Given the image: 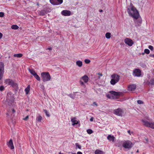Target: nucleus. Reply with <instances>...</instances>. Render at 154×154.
<instances>
[{"mask_svg":"<svg viewBox=\"0 0 154 154\" xmlns=\"http://www.w3.org/2000/svg\"><path fill=\"white\" fill-rule=\"evenodd\" d=\"M127 11L129 15L134 19H137L140 16L138 11L132 5L128 7Z\"/></svg>","mask_w":154,"mask_h":154,"instance_id":"obj_1","label":"nucleus"},{"mask_svg":"<svg viewBox=\"0 0 154 154\" xmlns=\"http://www.w3.org/2000/svg\"><path fill=\"white\" fill-rule=\"evenodd\" d=\"M111 77L112 79L111 80L110 82L111 84L112 85H115L119 81L120 79V76L116 74H112L111 75Z\"/></svg>","mask_w":154,"mask_h":154,"instance_id":"obj_2","label":"nucleus"},{"mask_svg":"<svg viewBox=\"0 0 154 154\" xmlns=\"http://www.w3.org/2000/svg\"><path fill=\"white\" fill-rule=\"evenodd\" d=\"M110 94H106V97L110 99L114 98L115 97L118 96L120 95L121 93L119 92H116L114 91H111L109 92Z\"/></svg>","mask_w":154,"mask_h":154,"instance_id":"obj_3","label":"nucleus"},{"mask_svg":"<svg viewBox=\"0 0 154 154\" xmlns=\"http://www.w3.org/2000/svg\"><path fill=\"white\" fill-rule=\"evenodd\" d=\"M122 146L125 149H130L132 146V144L131 142L128 140L121 141Z\"/></svg>","mask_w":154,"mask_h":154,"instance_id":"obj_4","label":"nucleus"},{"mask_svg":"<svg viewBox=\"0 0 154 154\" xmlns=\"http://www.w3.org/2000/svg\"><path fill=\"white\" fill-rule=\"evenodd\" d=\"M89 79L88 77L86 75H85L80 78V80L79 81V83L83 87H85V86L84 83L82 81L83 80L85 83H86L88 81Z\"/></svg>","mask_w":154,"mask_h":154,"instance_id":"obj_5","label":"nucleus"},{"mask_svg":"<svg viewBox=\"0 0 154 154\" xmlns=\"http://www.w3.org/2000/svg\"><path fill=\"white\" fill-rule=\"evenodd\" d=\"M5 83L6 84L11 85L15 88H17L18 86L17 84L14 83L12 80L11 79H6L5 81Z\"/></svg>","mask_w":154,"mask_h":154,"instance_id":"obj_6","label":"nucleus"},{"mask_svg":"<svg viewBox=\"0 0 154 154\" xmlns=\"http://www.w3.org/2000/svg\"><path fill=\"white\" fill-rule=\"evenodd\" d=\"M123 113V110L120 108L116 109L114 110V113L119 116H122Z\"/></svg>","mask_w":154,"mask_h":154,"instance_id":"obj_7","label":"nucleus"},{"mask_svg":"<svg viewBox=\"0 0 154 154\" xmlns=\"http://www.w3.org/2000/svg\"><path fill=\"white\" fill-rule=\"evenodd\" d=\"M142 121L144 125L145 126L154 129V123L149 122L143 120H142Z\"/></svg>","mask_w":154,"mask_h":154,"instance_id":"obj_8","label":"nucleus"},{"mask_svg":"<svg viewBox=\"0 0 154 154\" xmlns=\"http://www.w3.org/2000/svg\"><path fill=\"white\" fill-rule=\"evenodd\" d=\"M50 2L53 5H60L63 2V0H50Z\"/></svg>","mask_w":154,"mask_h":154,"instance_id":"obj_9","label":"nucleus"},{"mask_svg":"<svg viewBox=\"0 0 154 154\" xmlns=\"http://www.w3.org/2000/svg\"><path fill=\"white\" fill-rule=\"evenodd\" d=\"M41 75L43 81L46 82L48 80V72H42Z\"/></svg>","mask_w":154,"mask_h":154,"instance_id":"obj_10","label":"nucleus"},{"mask_svg":"<svg viewBox=\"0 0 154 154\" xmlns=\"http://www.w3.org/2000/svg\"><path fill=\"white\" fill-rule=\"evenodd\" d=\"M124 42L126 44L130 46H132L134 43V42L132 40L128 38L125 39Z\"/></svg>","mask_w":154,"mask_h":154,"instance_id":"obj_11","label":"nucleus"},{"mask_svg":"<svg viewBox=\"0 0 154 154\" xmlns=\"http://www.w3.org/2000/svg\"><path fill=\"white\" fill-rule=\"evenodd\" d=\"M141 72L140 69H135L133 71V75L134 76L140 77L141 75Z\"/></svg>","mask_w":154,"mask_h":154,"instance_id":"obj_12","label":"nucleus"},{"mask_svg":"<svg viewBox=\"0 0 154 154\" xmlns=\"http://www.w3.org/2000/svg\"><path fill=\"white\" fill-rule=\"evenodd\" d=\"M61 14L63 16H68L71 15V12L68 10H64L61 12Z\"/></svg>","mask_w":154,"mask_h":154,"instance_id":"obj_13","label":"nucleus"},{"mask_svg":"<svg viewBox=\"0 0 154 154\" xmlns=\"http://www.w3.org/2000/svg\"><path fill=\"white\" fill-rule=\"evenodd\" d=\"M136 88V85L135 84L129 85L128 87V90L129 91H134Z\"/></svg>","mask_w":154,"mask_h":154,"instance_id":"obj_14","label":"nucleus"},{"mask_svg":"<svg viewBox=\"0 0 154 154\" xmlns=\"http://www.w3.org/2000/svg\"><path fill=\"white\" fill-rule=\"evenodd\" d=\"M71 121L72 123V125L73 126L77 124L79 122V121L76 120V118L75 117L71 118Z\"/></svg>","mask_w":154,"mask_h":154,"instance_id":"obj_15","label":"nucleus"},{"mask_svg":"<svg viewBox=\"0 0 154 154\" xmlns=\"http://www.w3.org/2000/svg\"><path fill=\"white\" fill-rule=\"evenodd\" d=\"M107 138L109 141H112V142H114L115 139V137L112 134L108 135Z\"/></svg>","mask_w":154,"mask_h":154,"instance_id":"obj_16","label":"nucleus"},{"mask_svg":"<svg viewBox=\"0 0 154 154\" xmlns=\"http://www.w3.org/2000/svg\"><path fill=\"white\" fill-rule=\"evenodd\" d=\"M7 145L11 149H13L14 148V147L13 144V142L11 139H10V140L9 142L8 143Z\"/></svg>","mask_w":154,"mask_h":154,"instance_id":"obj_17","label":"nucleus"},{"mask_svg":"<svg viewBox=\"0 0 154 154\" xmlns=\"http://www.w3.org/2000/svg\"><path fill=\"white\" fill-rule=\"evenodd\" d=\"M4 64L2 62H0V72L4 73Z\"/></svg>","mask_w":154,"mask_h":154,"instance_id":"obj_18","label":"nucleus"},{"mask_svg":"<svg viewBox=\"0 0 154 154\" xmlns=\"http://www.w3.org/2000/svg\"><path fill=\"white\" fill-rule=\"evenodd\" d=\"M137 19H134V22L135 23L138 25H140L142 23V20L141 18H139L138 20Z\"/></svg>","mask_w":154,"mask_h":154,"instance_id":"obj_19","label":"nucleus"},{"mask_svg":"<svg viewBox=\"0 0 154 154\" xmlns=\"http://www.w3.org/2000/svg\"><path fill=\"white\" fill-rule=\"evenodd\" d=\"M76 64L77 66L79 67H81L83 65L82 62L80 60L77 61L76 62Z\"/></svg>","mask_w":154,"mask_h":154,"instance_id":"obj_20","label":"nucleus"},{"mask_svg":"<svg viewBox=\"0 0 154 154\" xmlns=\"http://www.w3.org/2000/svg\"><path fill=\"white\" fill-rule=\"evenodd\" d=\"M30 85H29L25 89V91L26 94H29V91L30 90Z\"/></svg>","mask_w":154,"mask_h":154,"instance_id":"obj_21","label":"nucleus"},{"mask_svg":"<svg viewBox=\"0 0 154 154\" xmlns=\"http://www.w3.org/2000/svg\"><path fill=\"white\" fill-rule=\"evenodd\" d=\"M95 154H105V152L100 150L97 149L95 152Z\"/></svg>","mask_w":154,"mask_h":154,"instance_id":"obj_22","label":"nucleus"},{"mask_svg":"<svg viewBox=\"0 0 154 154\" xmlns=\"http://www.w3.org/2000/svg\"><path fill=\"white\" fill-rule=\"evenodd\" d=\"M28 70L30 73L33 76H34L36 74L34 70L33 69H28Z\"/></svg>","mask_w":154,"mask_h":154,"instance_id":"obj_23","label":"nucleus"},{"mask_svg":"<svg viewBox=\"0 0 154 154\" xmlns=\"http://www.w3.org/2000/svg\"><path fill=\"white\" fill-rule=\"evenodd\" d=\"M11 28L14 29H17L19 28L18 26L16 25H13L11 26Z\"/></svg>","mask_w":154,"mask_h":154,"instance_id":"obj_24","label":"nucleus"},{"mask_svg":"<svg viewBox=\"0 0 154 154\" xmlns=\"http://www.w3.org/2000/svg\"><path fill=\"white\" fill-rule=\"evenodd\" d=\"M22 56V54H16L14 55V57L18 58L21 57Z\"/></svg>","mask_w":154,"mask_h":154,"instance_id":"obj_25","label":"nucleus"},{"mask_svg":"<svg viewBox=\"0 0 154 154\" xmlns=\"http://www.w3.org/2000/svg\"><path fill=\"white\" fill-rule=\"evenodd\" d=\"M42 119V117L41 116H39L37 117L36 120L39 122H40Z\"/></svg>","mask_w":154,"mask_h":154,"instance_id":"obj_26","label":"nucleus"},{"mask_svg":"<svg viewBox=\"0 0 154 154\" xmlns=\"http://www.w3.org/2000/svg\"><path fill=\"white\" fill-rule=\"evenodd\" d=\"M106 37L107 39H109L111 37V34L109 32H107L105 34Z\"/></svg>","mask_w":154,"mask_h":154,"instance_id":"obj_27","label":"nucleus"},{"mask_svg":"<svg viewBox=\"0 0 154 154\" xmlns=\"http://www.w3.org/2000/svg\"><path fill=\"white\" fill-rule=\"evenodd\" d=\"M35 78L38 81L40 80V78L39 76L37 74H36L34 76Z\"/></svg>","mask_w":154,"mask_h":154,"instance_id":"obj_28","label":"nucleus"},{"mask_svg":"<svg viewBox=\"0 0 154 154\" xmlns=\"http://www.w3.org/2000/svg\"><path fill=\"white\" fill-rule=\"evenodd\" d=\"M87 132L89 134H91L93 133V131L91 129H88L87 130Z\"/></svg>","mask_w":154,"mask_h":154,"instance_id":"obj_29","label":"nucleus"},{"mask_svg":"<svg viewBox=\"0 0 154 154\" xmlns=\"http://www.w3.org/2000/svg\"><path fill=\"white\" fill-rule=\"evenodd\" d=\"M144 53H145L147 54H148L150 53V51L148 49H146L144 50Z\"/></svg>","mask_w":154,"mask_h":154,"instance_id":"obj_30","label":"nucleus"},{"mask_svg":"<svg viewBox=\"0 0 154 154\" xmlns=\"http://www.w3.org/2000/svg\"><path fill=\"white\" fill-rule=\"evenodd\" d=\"M149 84L151 85H153L154 84V79H151L149 82Z\"/></svg>","mask_w":154,"mask_h":154,"instance_id":"obj_31","label":"nucleus"},{"mask_svg":"<svg viewBox=\"0 0 154 154\" xmlns=\"http://www.w3.org/2000/svg\"><path fill=\"white\" fill-rule=\"evenodd\" d=\"M76 147H78L80 149H81V146L80 145H79L78 143H76L75 144Z\"/></svg>","mask_w":154,"mask_h":154,"instance_id":"obj_32","label":"nucleus"},{"mask_svg":"<svg viewBox=\"0 0 154 154\" xmlns=\"http://www.w3.org/2000/svg\"><path fill=\"white\" fill-rule=\"evenodd\" d=\"M90 60L88 59H85V62L86 63H89L90 62Z\"/></svg>","mask_w":154,"mask_h":154,"instance_id":"obj_33","label":"nucleus"},{"mask_svg":"<svg viewBox=\"0 0 154 154\" xmlns=\"http://www.w3.org/2000/svg\"><path fill=\"white\" fill-rule=\"evenodd\" d=\"M4 87L2 85L0 87V91H2L4 90Z\"/></svg>","mask_w":154,"mask_h":154,"instance_id":"obj_34","label":"nucleus"},{"mask_svg":"<svg viewBox=\"0 0 154 154\" xmlns=\"http://www.w3.org/2000/svg\"><path fill=\"white\" fill-rule=\"evenodd\" d=\"M148 48L149 49H150L151 51H152L153 49V47L151 45H149L148 46Z\"/></svg>","mask_w":154,"mask_h":154,"instance_id":"obj_35","label":"nucleus"},{"mask_svg":"<svg viewBox=\"0 0 154 154\" xmlns=\"http://www.w3.org/2000/svg\"><path fill=\"white\" fill-rule=\"evenodd\" d=\"M4 13L3 12H0V17H4Z\"/></svg>","mask_w":154,"mask_h":154,"instance_id":"obj_36","label":"nucleus"},{"mask_svg":"<svg viewBox=\"0 0 154 154\" xmlns=\"http://www.w3.org/2000/svg\"><path fill=\"white\" fill-rule=\"evenodd\" d=\"M68 95L72 99L74 98L75 97V96L71 94H69Z\"/></svg>","mask_w":154,"mask_h":154,"instance_id":"obj_37","label":"nucleus"},{"mask_svg":"<svg viewBox=\"0 0 154 154\" xmlns=\"http://www.w3.org/2000/svg\"><path fill=\"white\" fill-rule=\"evenodd\" d=\"M137 103L138 104H142L143 103V102L140 100H138L137 101Z\"/></svg>","mask_w":154,"mask_h":154,"instance_id":"obj_38","label":"nucleus"},{"mask_svg":"<svg viewBox=\"0 0 154 154\" xmlns=\"http://www.w3.org/2000/svg\"><path fill=\"white\" fill-rule=\"evenodd\" d=\"M4 73L0 72V80L2 79Z\"/></svg>","mask_w":154,"mask_h":154,"instance_id":"obj_39","label":"nucleus"},{"mask_svg":"<svg viewBox=\"0 0 154 154\" xmlns=\"http://www.w3.org/2000/svg\"><path fill=\"white\" fill-rule=\"evenodd\" d=\"M43 111L45 113L46 115L47 116H48V113L47 110H46V109H43Z\"/></svg>","mask_w":154,"mask_h":154,"instance_id":"obj_40","label":"nucleus"},{"mask_svg":"<svg viewBox=\"0 0 154 154\" xmlns=\"http://www.w3.org/2000/svg\"><path fill=\"white\" fill-rule=\"evenodd\" d=\"M92 106H94V105L96 106H97V103L94 102L91 105Z\"/></svg>","mask_w":154,"mask_h":154,"instance_id":"obj_41","label":"nucleus"},{"mask_svg":"<svg viewBox=\"0 0 154 154\" xmlns=\"http://www.w3.org/2000/svg\"><path fill=\"white\" fill-rule=\"evenodd\" d=\"M29 119V116H26V117L23 118V119L24 120H27L28 119Z\"/></svg>","mask_w":154,"mask_h":154,"instance_id":"obj_42","label":"nucleus"},{"mask_svg":"<svg viewBox=\"0 0 154 154\" xmlns=\"http://www.w3.org/2000/svg\"><path fill=\"white\" fill-rule=\"evenodd\" d=\"M94 119V118L93 117H92L90 118V120L91 122H92L93 121Z\"/></svg>","mask_w":154,"mask_h":154,"instance_id":"obj_43","label":"nucleus"},{"mask_svg":"<svg viewBox=\"0 0 154 154\" xmlns=\"http://www.w3.org/2000/svg\"><path fill=\"white\" fill-rule=\"evenodd\" d=\"M44 14V11H42L40 12V14L41 15H43Z\"/></svg>","mask_w":154,"mask_h":154,"instance_id":"obj_44","label":"nucleus"},{"mask_svg":"<svg viewBox=\"0 0 154 154\" xmlns=\"http://www.w3.org/2000/svg\"><path fill=\"white\" fill-rule=\"evenodd\" d=\"M2 36V34L0 32V39L1 38Z\"/></svg>","mask_w":154,"mask_h":154,"instance_id":"obj_45","label":"nucleus"},{"mask_svg":"<svg viewBox=\"0 0 154 154\" xmlns=\"http://www.w3.org/2000/svg\"><path fill=\"white\" fill-rule=\"evenodd\" d=\"M77 154H82V153L81 152H77Z\"/></svg>","mask_w":154,"mask_h":154,"instance_id":"obj_46","label":"nucleus"},{"mask_svg":"<svg viewBox=\"0 0 154 154\" xmlns=\"http://www.w3.org/2000/svg\"><path fill=\"white\" fill-rule=\"evenodd\" d=\"M98 74L101 76H102L103 75L102 74L100 73H98Z\"/></svg>","mask_w":154,"mask_h":154,"instance_id":"obj_47","label":"nucleus"},{"mask_svg":"<svg viewBox=\"0 0 154 154\" xmlns=\"http://www.w3.org/2000/svg\"><path fill=\"white\" fill-rule=\"evenodd\" d=\"M128 132L130 135H131V131H130V130H128Z\"/></svg>","mask_w":154,"mask_h":154,"instance_id":"obj_48","label":"nucleus"},{"mask_svg":"<svg viewBox=\"0 0 154 154\" xmlns=\"http://www.w3.org/2000/svg\"><path fill=\"white\" fill-rule=\"evenodd\" d=\"M51 76H50V75L49 74V80L51 79Z\"/></svg>","mask_w":154,"mask_h":154,"instance_id":"obj_49","label":"nucleus"},{"mask_svg":"<svg viewBox=\"0 0 154 154\" xmlns=\"http://www.w3.org/2000/svg\"><path fill=\"white\" fill-rule=\"evenodd\" d=\"M12 112H15V111L14 110V109H13L12 110Z\"/></svg>","mask_w":154,"mask_h":154,"instance_id":"obj_50","label":"nucleus"},{"mask_svg":"<svg viewBox=\"0 0 154 154\" xmlns=\"http://www.w3.org/2000/svg\"><path fill=\"white\" fill-rule=\"evenodd\" d=\"M103 10H100V11H99V12H103Z\"/></svg>","mask_w":154,"mask_h":154,"instance_id":"obj_51","label":"nucleus"},{"mask_svg":"<svg viewBox=\"0 0 154 154\" xmlns=\"http://www.w3.org/2000/svg\"><path fill=\"white\" fill-rule=\"evenodd\" d=\"M152 54H149V56L150 57H152Z\"/></svg>","mask_w":154,"mask_h":154,"instance_id":"obj_52","label":"nucleus"},{"mask_svg":"<svg viewBox=\"0 0 154 154\" xmlns=\"http://www.w3.org/2000/svg\"><path fill=\"white\" fill-rule=\"evenodd\" d=\"M48 49H49V50H51L52 49H51V48L49 47Z\"/></svg>","mask_w":154,"mask_h":154,"instance_id":"obj_53","label":"nucleus"},{"mask_svg":"<svg viewBox=\"0 0 154 154\" xmlns=\"http://www.w3.org/2000/svg\"><path fill=\"white\" fill-rule=\"evenodd\" d=\"M152 57H154V54H153L152 55Z\"/></svg>","mask_w":154,"mask_h":154,"instance_id":"obj_54","label":"nucleus"},{"mask_svg":"<svg viewBox=\"0 0 154 154\" xmlns=\"http://www.w3.org/2000/svg\"><path fill=\"white\" fill-rule=\"evenodd\" d=\"M72 154H76V153H72Z\"/></svg>","mask_w":154,"mask_h":154,"instance_id":"obj_55","label":"nucleus"},{"mask_svg":"<svg viewBox=\"0 0 154 154\" xmlns=\"http://www.w3.org/2000/svg\"><path fill=\"white\" fill-rule=\"evenodd\" d=\"M146 141H147H147H148V140H147V139H146Z\"/></svg>","mask_w":154,"mask_h":154,"instance_id":"obj_56","label":"nucleus"},{"mask_svg":"<svg viewBox=\"0 0 154 154\" xmlns=\"http://www.w3.org/2000/svg\"><path fill=\"white\" fill-rule=\"evenodd\" d=\"M137 152H139V151H138V150L137 151Z\"/></svg>","mask_w":154,"mask_h":154,"instance_id":"obj_57","label":"nucleus"},{"mask_svg":"<svg viewBox=\"0 0 154 154\" xmlns=\"http://www.w3.org/2000/svg\"><path fill=\"white\" fill-rule=\"evenodd\" d=\"M37 5H38V3H37Z\"/></svg>","mask_w":154,"mask_h":154,"instance_id":"obj_58","label":"nucleus"},{"mask_svg":"<svg viewBox=\"0 0 154 154\" xmlns=\"http://www.w3.org/2000/svg\"><path fill=\"white\" fill-rule=\"evenodd\" d=\"M100 76H99V77H98V78H99V79H100Z\"/></svg>","mask_w":154,"mask_h":154,"instance_id":"obj_59","label":"nucleus"}]
</instances>
